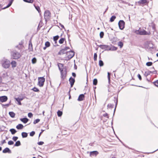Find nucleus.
<instances>
[{"mask_svg":"<svg viewBox=\"0 0 158 158\" xmlns=\"http://www.w3.org/2000/svg\"><path fill=\"white\" fill-rule=\"evenodd\" d=\"M9 114L11 118H14V117H15V114L13 112H12V111L10 112L9 113Z\"/></svg>","mask_w":158,"mask_h":158,"instance_id":"5701e85b","label":"nucleus"},{"mask_svg":"<svg viewBox=\"0 0 158 158\" xmlns=\"http://www.w3.org/2000/svg\"><path fill=\"white\" fill-rule=\"evenodd\" d=\"M15 99L18 102V104L20 105H22L21 103V101H22L23 98H15Z\"/></svg>","mask_w":158,"mask_h":158,"instance_id":"a211bd4d","label":"nucleus"},{"mask_svg":"<svg viewBox=\"0 0 158 158\" xmlns=\"http://www.w3.org/2000/svg\"><path fill=\"white\" fill-rule=\"evenodd\" d=\"M59 38V36L58 35L55 36L53 37L54 41L55 42H56V41L58 40Z\"/></svg>","mask_w":158,"mask_h":158,"instance_id":"f704fd0d","label":"nucleus"},{"mask_svg":"<svg viewBox=\"0 0 158 158\" xmlns=\"http://www.w3.org/2000/svg\"><path fill=\"white\" fill-rule=\"evenodd\" d=\"M8 143L9 145H12L14 143V142L12 140H10L8 142Z\"/></svg>","mask_w":158,"mask_h":158,"instance_id":"3c124183","label":"nucleus"},{"mask_svg":"<svg viewBox=\"0 0 158 158\" xmlns=\"http://www.w3.org/2000/svg\"><path fill=\"white\" fill-rule=\"evenodd\" d=\"M35 131H33L30 133V135L31 136H33L35 135Z\"/></svg>","mask_w":158,"mask_h":158,"instance_id":"8fccbe9b","label":"nucleus"},{"mask_svg":"<svg viewBox=\"0 0 158 158\" xmlns=\"http://www.w3.org/2000/svg\"><path fill=\"white\" fill-rule=\"evenodd\" d=\"M152 73V71H149L148 70L145 72L144 74V75L145 77H147L148 75H149L151 73Z\"/></svg>","mask_w":158,"mask_h":158,"instance_id":"a878e982","label":"nucleus"},{"mask_svg":"<svg viewBox=\"0 0 158 158\" xmlns=\"http://www.w3.org/2000/svg\"><path fill=\"white\" fill-rule=\"evenodd\" d=\"M125 23L123 20H120L118 23V25L120 29L122 30L125 27Z\"/></svg>","mask_w":158,"mask_h":158,"instance_id":"0eeeda50","label":"nucleus"},{"mask_svg":"<svg viewBox=\"0 0 158 158\" xmlns=\"http://www.w3.org/2000/svg\"><path fill=\"white\" fill-rule=\"evenodd\" d=\"M66 52H66V51L63 48L59 52L58 54L59 55H61L62 54H64V53H66Z\"/></svg>","mask_w":158,"mask_h":158,"instance_id":"2eb2a0df","label":"nucleus"},{"mask_svg":"<svg viewBox=\"0 0 158 158\" xmlns=\"http://www.w3.org/2000/svg\"><path fill=\"white\" fill-rule=\"evenodd\" d=\"M147 31L144 30L143 31H142L140 32V34L142 35H146L147 34Z\"/></svg>","mask_w":158,"mask_h":158,"instance_id":"de8ad7c7","label":"nucleus"},{"mask_svg":"<svg viewBox=\"0 0 158 158\" xmlns=\"http://www.w3.org/2000/svg\"><path fill=\"white\" fill-rule=\"evenodd\" d=\"M38 85L40 87H43L45 81V78L44 77H39L38 78Z\"/></svg>","mask_w":158,"mask_h":158,"instance_id":"20e7f679","label":"nucleus"},{"mask_svg":"<svg viewBox=\"0 0 158 158\" xmlns=\"http://www.w3.org/2000/svg\"><path fill=\"white\" fill-rule=\"evenodd\" d=\"M28 49L30 50H32V45L31 43V40L29 42Z\"/></svg>","mask_w":158,"mask_h":158,"instance_id":"412c9836","label":"nucleus"},{"mask_svg":"<svg viewBox=\"0 0 158 158\" xmlns=\"http://www.w3.org/2000/svg\"><path fill=\"white\" fill-rule=\"evenodd\" d=\"M85 96L83 94H81L79 96L78 98L77 99L78 101H83L84 99Z\"/></svg>","mask_w":158,"mask_h":158,"instance_id":"4468645a","label":"nucleus"},{"mask_svg":"<svg viewBox=\"0 0 158 158\" xmlns=\"http://www.w3.org/2000/svg\"><path fill=\"white\" fill-rule=\"evenodd\" d=\"M44 143V142L43 141H40L38 143V144L39 145H42Z\"/></svg>","mask_w":158,"mask_h":158,"instance_id":"052dcab7","label":"nucleus"},{"mask_svg":"<svg viewBox=\"0 0 158 158\" xmlns=\"http://www.w3.org/2000/svg\"><path fill=\"white\" fill-rule=\"evenodd\" d=\"M32 90L34 92H38L40 91L39 89L36 87H34Z\"/></svg>","mask_w":158,"mask_h":158,"instance_id":"4c0bfd02","label":"nucleus"},{"mask_svg":"<svg viewBox=\"0 0 158 158\" xmlns=\"http://www.w3.org/2000/svg\"><path fill=\"white\" fill-rule=\"evenodd\" d=\"M117 49V48L114 46H113L111 47H109V48L108 49L109 50H111L113 51L116 50Z\"/></svg>","mask_w":158,"mask_h":158,"instance_id":"4be33fe9","label":"nucleus"},{"mask_svg":"<svg viewBox=\"0 0 158 158\" xmlns=\"http://www.w3.org/2000/svg\"><path fill=\"white\" fill-rule=\"evenodd\" d=\"M98 83V80L96 78H95L93 81V84L94 85H97Z\"/></svg>","mask_w":158,"mask_h":158,"instance_id":"72a5a7b5","label":"nucleus"},{"mask_svg":"<svg viewBox=\"0 0 158 158\" xmlns=\"http://www.w3.org/2000/svg\"><path fill=\"white\" fill-rule=\"evenodd\" d=\"M10 105V103H8L5 105L2 104V106L4 108H6V107H8Z\"/></svg>","mask_w":158,"mask_h":158,"instance_id":"58836bf2","label":"nucleus"},{"mask_svg":"<svg viewBox=\"0 0 158 158\" xmlns=\"http://www.w3.org/2000/svg\"><path fill=\"white\" fill-rule=\"evenodd\" d=\"M10 131L12 135L15 134L16 132L17 131L14 128H12L10 129Z\"/></svg>","mask_w":158,"mask_h":158,"instance_id":"bb28decb","label":"nucleus"},{"mask_svg":"<svg viewBox=\"0 0 158 158\" xmlns=\"http://www.w3.org/2000/svg\"><path fill=\"white\" fill-rule=\"evenodd\" d=\"M95 44L97 45V46H98L102 49H104L105 50H109L108 49L109 48V46L108 45H98L97 44V43H95Z\"/></svg>","mask_w":158,"mask_h":158,"instance_id":"1a4fd4ad","label":"nucleus"},{"mask_svg":"<svg viewBox=\"0 0 158 158\" xmlns=\"http://www.w3.org/2000/svg\"><path fill=\"white\" fill-rule=\"evenodd\" d=\"M6 141H5V140L4 139L2 141L1 143V145L3 144L4 143H6Z\"/></svg>","mask_w":158,"mask_h":158,"instance_id":"e2e57ef3","label":"nucleus"},{"mask_svg":"<svg viewBox=\"0 0 158 158\" xmlns=\"http://www.w3.org/2000/svg\"><path fill=\"white\" fill-rule=\"evenodd\" d=\"M137 77L138 78H139V80H142V77L141 76L140 74H139L137 75Z\"/></svg>","mask_w":158,"mask_h":158,"instance_id":"680f3d73","label":"nucleus"},{"mask_svg":"<svg viewBox=\"0 0 158 158\" xmlns=\"http://www.w3.org/2000/svg\"><path fill=\"white\" fill-rule=\"evenodd\" d=\"M21 145V143L19 140L16 141L14 145L15 146H19Z\"/></svg>","mask_w":158,"mask_h":158,"instance_id":"7c9ffc66","label":"nucleus"},{"mask_svg":"<svg viewBox=\"0 0 158 158\" xmlns=\"http://www.w3.org/2000/svg\"><path fill=\"white\" fill-rule=\"evenodd\" d=\"M153 83L155 86L158 87V80L154 82Z\"/></svg>","mask_w":158,"mask_h":158,"instance_id":"864d4df0","label":"nucleus"},{"mask_svg":"<svg viewBox=\"0 0 158 158\" xmlns=\"http://www.w3.org/2000/svg\"><path fill=\"white\" fill-rule=\"evenodd\" d=\"M98 154L97 151H93L91 152L90 153V156H96Z\"/></svg>","mask_w":158,"mask_h":158,"instance_id":"ddd939ff","label":"nucleus"},{"mask_svg":"<svg viewBox=\"0 0 158 158\" xmlns=\"http://www.w3.org/2000/svg\"><path fill=\"white\" fill-rule=\"evenodd\" d=\"M28 116L29 118H31L33 116L32 114L31 113H29L28 114Z\"/></svg>","mask_w":158,"mask_h":158,"instance_id":"6e6d98bb","label":"nucleus"},{"mask_svg":"<svg viewBox=\"0 0 158 158\" xmlns=\"http://www.w3.org/2000/svg\"><path fill=\"white\" fill-rule=\"evenodd\" d=\"M59 25H60V27L63 28H64V29H65L64 28V26L62 24H61L60 23H59Z\"/></svg>","mask_w":158,"mask_h":158,"instance_id":"338daca9","label":"nucleus"},{"mask_svg":"<svg viewBox=\"0 0 158 158\" xmlns=\"http://www.w3.org/2000/svg\"><path fill=\"white\" fill-rule=\"evenodd\" d=\"M22 137L23 138H26L28 136V134L25 132H23L21 133Z\"/></svg>","mask_w":158,"mask_h":158,"instance_id":"b1692460","label":"nucleus"},{"mask_svg":"<svg viewBox=\"0 0 158 158\" xmlns=\"http://www.w3.org/2000/svg\"><path fill=\"white\" fill-rule=\"evenodd\" d=\"M138 3L139 6L144 5H146V4H148L149 1L148 0H140Z\"/></svg>","mask_w":158,"mask_h":158,"instance_id":"6e6552de","label":"nucleus"},{"mask_svg":"<svg viewBox=\"0 0 158 158\" xmlns=\"http://www.w3.org/2000/svg\"><path fill=\"white\" fill-rule=\"evenodd\" d=\"M18 138L17 136H14L12 138V139L14 141H16Z\"/></svg>","mask_w":158,"mask_h":158,"instance_id":"5fc2aeb1","label":"nucleus"},{"mask_svg":"<svg viewBox=\"0 0 158 158\" xmlns=\"http://www.w3.org/2000/svg\"><path fill=\"white\" fill-rule=\"evenodd\" d=\"M2 152L4 153H8L9 154L11 153V151L8 148H6L2 151Z\"/></svg>","mask_w":158,"mask_h":158,"instance_id":"f8f14e48","label":"nucleus"},{"mask_svg":"<svg viewBox=\"0 0 158 158\" xmlns=\"http://www.w3.org/2000/svg\"><path fill=\"white\" fill-rule=\"evenodd\" d=\"M35 9L37 10L38 12L39 13L41 12L40 8L39 6H36L35 4L34 5Z\"/></svg>","mask_w":158,"mask_h":158,"instance_id":"cd10ccee","label":"nucleus"},{"mask_svg":"<svg viewBox=\"0 0 158 158\" xmlns=\"http://www.w3.org/2000/svg\"><path fill=\"white\" fill-rule=\"evenodd\" d=\"M112 43L114 44H115L116 42V39L115 38H114L112 40Z\"/></svg>","mask_w":158,"mask_h":158,"instance_id":"603ef678","label":"nucleus"},{"mask_svg":"<svg viewBox=\"0 0 158 158\" xmlns=\"http://www.w3.org/2000/svg\"><path fill=\"white\" fill-rule=\"evenodd\" d=\"M69 81L71 87H72L75 82V80L74 78H73L72 77H71L69 78Z\"/></svg>","mask_w":158,"mask_h":158,"instance_id":"9b49d317","label":"nucleus"},{"mask_svg":"<svg viewBox=\"0 0 158 158\" xmlns=\"http://www.w3.org/2000/svg\"><path fill=\"white\" fill-rule=\"evenodd\" d=\"M108 75H107V77L108 78V80L109 82L110 83V76L111 75V73H110L109 72H108Z\"/></svg>","mask_w":158,"mask_h":158,"instance_id":"49530a36","label":"nucleus"},{"mask_svg":"<svg viewBox=\"0 0 158 158\" xmlns=\"http://www.w3.org/2000/svg\"><path fill=\"white\" fill-rule=\"evenodd\" d=\"M19 45H20V47H19V46H16V47L17 48H18L19 49H20L21 48V45L22 44V43H19Z\"/></svg>","mask_w":158,"mask_h":158,"instance_id":"4d7b16f0","label":"nucleus"},{"mask_svg":"<svg viewBox=\"0 0 158 158\" xmlns=\"http://www.w3.org/2000/svg\"><path fill=\"white\" fill-rule=\"evenodd\" d=\"M118 46H119L120 48H122L123 46V43L121 41H119L118 43Z\"/></svg>","mask_w":158,"mask_h":158,"instance_id":"c85d7f7f","label":"nucleus"},{"mask_svg":"<svg viewBox=\"0 0 158 158\" xmlns=\"http://www.w3.org/2000/svg\"><path fill=\"white\" fill-rule=\"evenodd\" d=\"M152 64V63L151 62H148L146 63V65L148 66H151Z\"/></svg>","mask_w":158,"mask_h":158,"instance_id":"79ce46f5","label":"nucleus"},{"mask_svg":"<svg viewBox=\"0 0 158 158\" xmlns=\"http://www.w3.org/2000/svg\"><path fill=\"white\" fill-rule=\"evenodd\" d=\"M62 111H60V110H58L57 112V114L58 117H60L62 116Z\"/></svg>","mask_w":158,"mask_h":158,"instance_id":"2f4dec72","label":"nucleus"},{"mask_svg":"<svg viewBox=\"0 0 158 158\" xmlns=\"http://www.w3.org/2000/svg\"><path fill=\"white\" fill-rule=\"evenodd\" d=\"M50 43L48 41H47L45 43V46H46V47H48L50 46Z\"/></svg>","mask_w":158,"mask_h":158,"instance_id":"a19ab883","label":"nucleus"},{"mask_svg":"<svg viewBox=\"0 0 158 158\" xmlns=\"http://www.w3.org/2000/svg\"><path fill=\"white\" fill-rule=\"evenodd\" d=\"M8 100V98L6 96H0V101L2 102H6Z\"/></svg>","mask_w":158,"mask_h":158,"instance_id":"9d476101","label":"nucleus"},{"mask_svg":"<svg viewBox=\"0 0 158 158\" xmlns=\"http://www.w3.org/2000/svg\"><path fill=\"white\" fill-rule=\"evenodd\" d=\"M114 98L115 99V98L116 99V102H115V107L114 109V113H113V116H114V113H115V111L116 110V108L117 106V103H118V98H115V97H114Z\"/></svg>","mask_w":158,"mask_h":158,"instance_id":"393cba45","label":"nucleus"},{"mask_svg":"<svg viewBox=\"0 0 158 158\" xmlns=\"http://www.w3.org/2000/svg\"><path fill=\"white\" fill-rule=\"evenodd\" d=\"M40 119H35V120L33 122V123L34 124H35L37 123H38V122H39L40 121Z\"/></svg>","mask_w":158,"mask_h":158,"instance_id":"a18cd8bd","label":"nucleus"},{"mask_svg":"<svg viewBox=\"0 0 158 158\" xmlns=\"http://www.w3.org/2000/svg\"><path fill=\"white\" fill-rule=\"evenodd\" d=\"M152 73L154 74H156L157 73V71L156 70H155L154 71H152Z\"/></svg>","mask_w":158,"mask_h":158,"instance_id":"0e129e2a","label":"nucleus"},{"mask_svg":"<svg viewBox=\"0 0 158 158\" xmlns=\"http://www.w3.org/2000/svg\"><path fill=\"white\" fill-rule=\"evenodd\" d=\"M21 121L22 122L24 123H26L28 121V119L27 118H24L20 119Z\"/></svg>","mask_w":158,"mask_h":158,"instance_id":"f3484780","label":"nucleus"},{"mask_svg":"<svg viewBox=\"0 0 158 158\" xmlns=\"http://www.w3.org/2000/svg\"><path fill=\"white\" fill-rule=\"evenodd\" d=\"M97 54L96 53H94V61H96L97 59Z\"/></svg>","mask_w":158,"mask_h":158,"instance_id":"09e8293b","label":"nucleus"},{"mask_svg":"<svg viewBox=\"0 0 158 158\" xmlns=\"http://www.w3.org/2000/svg\"><path fill=\"white\" fill-rule=\"evenodd\" d=\"M51 13L49 10H46L45 11L44 15V18L46 22L50 19L51 17Z\"/></svg>","mask_w":158,"mask_h":158,"instance_id":"39448f33","label":"nucleus"},{"mask_svg":"<svg viewBox=\"0 0 158 158\" xmlns=\"http://www.w3.org/2000/svg\"><path fill=\"white\" fill-rule=\"evenodd\" d=\"M36 62V59L35 57L33 58L32 59V63L33 64H35Z\"/></svg>","mask_w":158,"mask_h":158,"instance_id":"37998d69","label":"nucleus"},{"mask_svg":"<svg viewBox=\"0 0 158 158\" xmlns=\"http://www.w3.org/2000/svg\"><path fill=\"white\" fill-rule=\"evenodd\" d=\"M57 65L60 71L61 78L63 80L66 78L67 75V71L66 67L65 66L64 67V64H63L58 63Z\"/></svg>","mask_w":158,"mask_h":158,"instance_id":"f257e3e1","label":"nucleus"},{"mask_svg":"<svg viewBox=\"0 0 158 158\" xmlns=\"http://www.w3.org/2000/svg\"><path fill=\"white\" fill-rule=\"evenodd\" d=\"M99 65L100 66H102L104 65V63L103 61L101 60H100L99 61Z\"/></svg>","mask_w":158,"mask_h":158,"instance_id":"e433bc0d","label":"nucleus"},{"mask_svg":"<svg viewBox=\"0 0 158 158\" xmlns=\"http://www.w3.org/2000/svg\"><path fill=\"white\" fill-rule=\"evenodd\" d=\"M65 40V38H61V39H60L59 41V43L60 44H63L64 41Z\"/></svg>","mask_w":158,"mask_h":158,"instance_id":"473e14b6","label":"nucleus"},{"mask_svg":"<svg viewBox=\"0 0 158 158\" xmlns=\"http://www.w3.org/2000/svg\"><path fill=\"white\" fill-rule=\"evenodd\" d=\"M103 116L104 117H106L108 118H109V116L108 114L107 113H106L103 114Z\"/></svg>","mask_w":158,"mask_h":158,"instance_id":"bf43d9fd","label":"nucleus"},{"mask_svg":"<svg viewBox=\"0 0 158 158\" xmlns=\"http://www.w3.org/2000/svg\"><path fill=\"white\" fill-rule=\"evenodd\" d=\"M10 64L12 66V67L13 68L15 67L17 65L16 62L14 60L12 61L11 62Z\"/></svg>","mask_w":158,"mask_h":158,"instance_id":"6ab92c4d","label":"nucleus"},{"mask_svg":"<svg viewBox=\"0 0 158 158\" xmlns=\"http://www.w3.org/2000/svg\"><path fill=\"white\" fill-rule=\"evenodd\" d=\"M114 106V105L113 104H109L107 105V107L108 108L112 109L113 108Z\"/></svg>","mask_w":158,"mask_h":158,"instance_id":"c9c22d12","label":"nucleus"},{"mask_svg":"<svg viewBox=\"0 0 158 158\" xmlns=\"http://www.w3.org/2000/svg\"><path fill=\"white\" fill-rule=\"evenodd\" d=\"M66 51L68 49H69V48L68 47H66L64 48Z\"/></svg>","mask_w":158,"mask_h":158,"instance_id":"774afa93","label":"nucleus"},{"mask_svg":"<svg viewBox=\"0 0 158 158\" xmlns=\"http://www.w3.org/2000/svg\"><path fill=\"white\" fill-rule=\"evenodd\" d=\"M104 35V33L103 31H101L100 33V38H103Z\"/></svg>","mask_w":158,"mask_h":158,"instance_id":"c03bdc74","label":"nucleus"},{"mask_svg":"<svg viewBox=\"0 0 158 158\" xmlns=\"http://www.w3.org/2000/svg\"><path fill=\"white\" fill-rule=\"evenodd\" d=\"M152 28L153 30L155 31L156 30L155 25L154 24H153L152 25Z\"/></svg>","mask_w":158,"mask_h":158,"instance_id":"13d9d810","label":"nucleus"},{"mask_svg":"<svg viewBox=\"0 0 158 158\" xmlns=\"http://www.w3.org/2000/svg\"><path fill=\"white\" fill-rule=\"evenodd\" d=\"M75 55L74 52L72 50L67 52L66 56L65 57V60H68L73 57Z\"/></svg>","mask_w":158,"mask_h":158,"instance_id":"f03ea898","label":"nucleus"},{"mask_svg":"<svg viewBox=\"0 0 158 158\" xmlns=\"http://www.w3.org/2000/svg\"><path fill=\"white\" fill-rule=\"evenodd\" d=\"M72 75L74 77H76V74L75 73H72Z\"/></svg>","mask_w":158,"mask_h":158,"instance_id":"69168bd1","label":"nucleus"},{"mask_svg":"<svg viewBox=\"0 0 158 158\" xmlns=\"http://www.w3.org/2000/svg\"><path fill=\"white\" fill-rule=\"evenodd\" d=\"M23 125L21 124H19L18 125H17L16 128L17 129L20 130L23 129Z\"/></svg>","mask_w":158,"mask_h":158,"instance_id":"aec40b11","label":"nucleus"},{"mask_svg":"<svg viewBox=\"0 0 158 158\" xmlns=\"http://www.w3.org/2000/svg\"><path fill=\"white\" fill-rule=\"evenodd\" d=\"M11 55L13 58L15 59H18L21 56L20 53L15 50L11 52Z\"/></svg>","mask_w":158,"mask_h":158,"instance_id":"7ed1b4c3","label":"nucleus"},{"mask_svg":"<svg viewBox=\"0 0 158 158\" xmlns=\"http://www.w3.org/2000/svg\"><path fill=\"white\" fill-rule=\"evenodd\" d=\"M23 1L25 2L29 3H32L33 2V0H23Z\"/></svg>","mask_w":158,"mask_h":158,"instance_id":"ea45409f","label":"nucleus"},{"mask_svg":"<svg viewBox=\"0 0 158 158\" xmlns=\"http://www.w3.org/2000/svg\"><path fill=\"white\" fill-rule=\"evenodd\" d=\"M14 0H9V3L4 8H3L2 9H6L10 7L11 6V4H12Z\"/></svg>","mask_w":158,"mask_h":158,"instance_id":"dca6fc26","label":"nucleus"},{"mask_svg":"<svg viewBox=\"0 0 158 158\" xmlns=\"http://www.w3.org/2000/svg\"><path fill=\"white\" fill-rule=\"evenodd\" d=\"M10 65V62L9 60H6L2 64V66L5 69L9 68Z\"/></svg>","mask_w":158,"mask_h":158,"instance_id":"423d86ee","label":"nucleus"},{"mask_svg":"<svg viewBox=\"0 0 158 158\" xmlns=\"http://www.w3.org/2000/svg\"><path fill=\"white\" fill-rule=\"evenodd\" d=\"M116 18V16L114 15H113L110 18V21L112 22H113Z\"/></svg>","mask_w":158,"mask_h":158,"instance_id":"c756f323","label":"nucleus"}]
</instances>
